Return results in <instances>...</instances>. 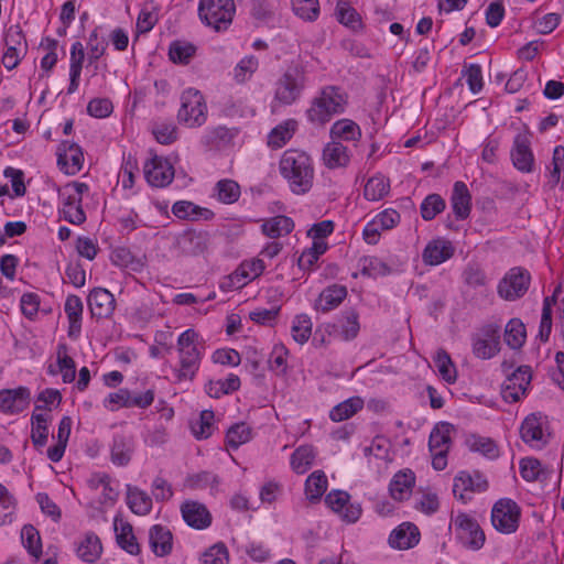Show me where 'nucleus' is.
<instances>
[{"label": "nucleus", "instance_id": "obj_22", "mask_svg": "<svg viewBox=\"0 0 564 564\" xmlns=\"http://www.w3.org/2000/svg\"><path fill=\"white\" fill-rule=\"evenodd\" d=\"M238 134L239 130L237 128L225 126L208 128L202 137V144L209 150H224L232 145Z\"/></svg>", "mask_w": 564, "mask_h": 564}, {"label": "nucleus", "instance_id": "obj_32", "mask_svg": "<svg viewBox=\"0 0 564 564\" xmlns=\"http://www.w3.org/2000/svg\"><path fill=\"white\" fill-rule=\"evenodd\" d=\"M264 269L265 264L261 259L243 261L230 275V280L236 288H240L260 276Z\"/></svg>", "mask_w": 564, "mask_h": 564}, {"label": "nucleus", "instance_id": "obj_19", "mask_svg": "<svg viewBox=\"0 0 564 564\" xmlns=\"http://www.w3.org/2000/svg\"><path fill=\"white\" fill-rule=\"evenodd\" d=\"M84 153L74 142L63 141L57 149V165L68 175H75L83 169Z\"/></svg>", "mask_w": 564, "mask_h": 564}, {"label": "nucleus", "instance_id": "obj_17", "mask_svg": "<svg viewBox=\"0 0 564 564\" xmlns=\"http://www.w3.org/2000/svg\"><path fill=\"white\" fill-rule=\"evenodd\" d=\"M144 177L153 187H165L174 178V167L171 162L162 156L154 155L143 166Z\"/></svg>", "mask_w": 564, "mask_h": 564}, {"label": "nucleus", "instance_id": "obj_20", "mask_svg": "<svg viewBox=\"0 0 564 564\" xmlns=\"http://www.w3.org/2000/svg\"><path fill=\"white\" fill-rule=\"evenodd\" d=\"M181 513L185 523L196 530L210 527L213 517L207 507L195 500H185L181 505Z\"/></svg>", "mask_w": 564, "mask_h": 564}, {"label": "nucleus", "instance_id": "obj_58", "mask_svg": "<svg viewBox=\"0 0 564 564\" xmlns=\"http://www.w3.org/2000/svg\"><path fill=\"white\" fill-rule=\"evenodd\" d=\"M445 207L446 203L441 195L430 194L423 199L420 206L421 216L424 220L430 221L438 214L443 213Z\"/></svg>", "mask_w": 564, "mask_h": 564}, {"label": "nucleus", "instance_id": "obj_54", "mask_svg": "<svg viewBox=\"0 0 564 564\" xmlns=\"http://www.w3.org/2000/svg\"><path fill=\"white\" fill-rule=\"evenodd\" d=\"M337 20L350 28L351 30H359L362 28L361 17L355 8L347 1H338L336 6Z\"/></svg>", "mask_w": 564, "mask_h": 564}, {"label": "nucleus", "instance_id": "obj_1", "mask_svg": "<svg viewBox=\"0 0 564 564\" xmlns=\"http://www.w3.org/2000/svg\"><path fill=\"white\" fill-rule=\"evenodd\" d=\"M279 169L294 194L302 195L312 188L314 167L313 161L306 152L296 149L284 151Z\"/></svg>", "mask_w": 564, "mask_h": 564}, {"label": "nucleus", "instance_id": "obj_60", "mask_svg": "<svg viewBox=\"0 0 564 564\" xmlns=\"http://www.w3.org/2000/svg\"><path fill=\"white\" fill-rule=\"evenodd\" d=\"M57 366L62 373L63 381L70 383L76 377L75 361L70 356L67 355L66 345H58L57 348Z\"/></svg>", "mask_w": 564, "mask_h": 564}, {"label": "nucleus", "instance_id": "obj_49", "mask_svg": "<svg viewBox=\"0 0 564 564\" xmlns=\"http://www.w3.org/2000/svg\"><path fill=\"white\" fill-rule=\"evenodd\" d=\"M527 337L525 326L519 318H512L505 328V341L511 349L523 346Z\"/></svg>", "mask_w": 564, "mask_h": 564}, {"label": "nucleus", "instance_id": "obj_50", "mask_svg": "<svg viewBox=\"0 0 564 564\" xmlns=\"http://www.w3.org/2000/svg\"><path fill=\"white\" fill-rule=\"evenodd\" d=\"M471 452L479 453L489 459L499 456V448L494 440L480 435H471L466 441Z\"/></svg>", "mask_w": 564, "mask_h": 564}, {"label": "nucleus", "instance_id": "obj_63", "mask_svg": "<svg viewBox=\"0 0 564 564\" xmlns=\"http://www.w3.org/2000/svg\"><path fill=\"white\" fill-rule=\"evenodd\" d=\"M292 9L299 18L305 21H314L319 14L318 0H292Z\"/></svg>", "mask_w": 564, "mask_h": 564}, {"label": "nucleus", "instance_id": "obj_37", "mask_svg": "<svg viewBox=\"0 0 564 564\" xmlns=\"http://www.w3.org/2000/svg\"><path fill=\"white\" fill-rule=\"evenodd\" d=\"M76 554L86 563H94L99 560L102 554V544L99 536L94 532H87L78 542Z\"/></svg>", "mask_w": 564, "mask_h": 564}, {"label": "nucleus", "instance_id": "obj_4", "mask_svg": "<svg viewBox=\"0 0 564 564\" xmlns=\"http://www.w3.org/2000/svg\"><path fill=\"white\" fill-rule=\"evenodd\" d=\"M306 85V67L292 63L275 83L274 99L280 105L291 106L301 98Z\"/></svg>", "mask_w": 564, "mask_h": 564}, {"label": "nucleus", "instance_id": "obj_27", "mask_svg": "<svg viewBox=\"0 0 564 564\" xmlns=\"http://www.w3.org/2000/svg\"><path fill=\"white\" fill-rule=\"evenodd\" d=\"M173 215L182 220L209 221L214 219L215 213L206 207H200L189 200H177L172 206Z\"/></svg>", "mask_w": 564, "mask_h": 564}, {"label": "nucleus", "instance_id": "obj_31", "mask_svg": "<svg viewBox=\"0 0 564 564\" xmlns=\"http://www.w3.org/2000/svg\"><path fill=\"white\" fill-rule=\"evenodd\" d=\"M451 204L457 219L463 220L469 216L471 209V196L464 182L457 181L454 183Z\"/></svg>", "mask_w": 564, "mask_h": 564}, {"label": "nucleus", "instance_id": "obj_55", "mask_svg": "<svg viewBox=\"0 0 564 564\" xmlns=\"http://www.w3.org/2000/svg\"><path fill=\"white\" fill-rule=\"evenodd\" d=\"M251 438L252 430L245 422L234 424L229 427L226 434L227 445L232 449H237L242 444L248 443Z\"/></svg>", "mask_w": 564, "mask_h": 564}, {"label": "nucleus", "instance_id": "obj_16", "mask_svg": "<svg viewBox=\"0 0 564 564\" xmlns=\"http://www.w3.org/2000/svg\"><path fill=\"white\" fill-rule=\"evenodd\" d=\"M488 488L487 479L478 471L473 475L467 471H460L453 482V494L455 498L463 502H468L475 492H484Z\"/></svg>", "mask_w": 564, "mask_h": 564}, {"label": "nucleus", "instance_id": "obj_25", "mask_svg": "<svg viewBox=\"0 0 564 564\" xmlns=\"http://www.w3.org/2000/svg\"><path fill=\"white\" fill-rule=\"evenodd\" d=\"M420 542V531L411 522H403L393 529L389 535L388 543L395 550H409Z\"/></svg>", "mask_w": 564, "mask_h": 564}, {"label": "nucleus", "instance_id": "obj_41", "mask_svg": "<svg viewBox=\"0 0 564 564\" xmlns=\"http://www.w3.org/2000/svg\"><path fill=\"white\" fill-rule=\"evenodd\" d=\"M127 505L137 516H147L152 510V498L138 487L127 486Z\"/></svg>", "mask_w": 564, "mask_h": 564}, {"label": "nucleus", "instance_id": "obj_15", "mask_svg": "<svg viewBox=\"0 0 564 564\" xmlns=\"http://www.w3.org/2000/svg\"><path fill=\"white\" fill-rule=\"evenodd\" d=\"M325 503L346 523L357 522L362 513L359 502L351 501L350 495L344 490H332L325 497Z\"/></svg>", "mask_w": 564, "mask_h": 564}, {"label": "nucleus", "instance_id": "obj_24", "mask_svg": "<svg viewBox=\"0 0 564 564\" xmlns=\"http://www.w3.org/2000/svg\"><path fill=\"white\" fill-rule=\"evenodd\" d=\"M87 302L91 315L97 318H107L115 311V296L107 289L95 288L90 291Z\"/></svg>", "mask_w": 564, "mask_h": 564}, {"label": "nucleus", "instance_id": "obj_47", "mask_svg": "<svg viewBox=\"0 0 564 564\" xmlns=\"http://www.w3.org/2000/svg\"><path fill=\"white\" fill-rule=\"evenodd\" d=\"M327 477L324 471H313L305 481V495L310 501H318L327 489Z\"/></svg>", "mask_w": 564, "mask_h": 564}, {"label": "nucleus", "instance_id": "obj_26", "mask_svg": "<svg viewBox=\"0 0 564 564\" xmlns=\"http://www.w3.org/2000/svg\"><path fill=\"white\" fill-rule=\"evenodd\" d=\"M351 152L339 141L330 140L322 152L323 164L330 170L346 167L350 163Z\"/></svg>", "mask_w": 564, "mask_h": 564}, {"label": "nucleus", "instance_id": "obj_13", "mask_svg": "<svg viewBox=\"0 0 564 564\" xmlns=\"http://www.w3.org/2000/svg\"><path fill=\"white\" fill-rule=\"evenodd\" d=\"M471 340L474 355L480 359H490L500 350V326L488 323L473 335Z\"/></svg>", "mask_w": 564, "mask_h": 564}, {"label": "nucleus", "instance_id": "obj_6", "mask_svg": "<svg viewBox=\"0 0 564 564\" xmlns=\"http://www.w3.org/2000/svg\"><path fill=\"white\" fill-rule=\"evenodd\" d=\"M177 119L187 127H200L207 120V105L203 94L195 88H187L181 95Z\"/></svg>", "mask_w": 564, "mask_h": 564}, {"label": "nucleus", "instance_id": "obj_38", "mask_svg": "<svg viewBox=\"0 0 564 564\" xmlns=\"http://www.w3.org/2000/svg\"><path fill=\"white\" fill-rule=\"evenodd\" d=\"M333 327L343 340H351L356 338L360 330L358 313L352 308L343 312L341 316Z\"/></svg>", "mask_w": 564, "mask_h": 564}, {"label": "nucleus", "instance_id": "obj_42", "mask_svg": "<svg viewBox=\"0 0 564 564\" xmlns=\"http://www.w3.org/2000/svg\"><path fill=\"white\" fill-rule=\"evenodd\" d=\"M297 121L295 119H286L274 127L268 135V144L273 149H280L292 139L296 129Z\"/></svg>", "mask_w": 564, "mask_h": 564}, {"label": "nucleus", "instance_id": "obj_51", "mask_svg": "<svg viewBox=\"0 0 564 564\" xmlns=\"http://www.w3.org/2000/svg\"><path fill=\"white\" fill-rule=\"evenodd\" d=\"M17 510V499L0 484V527L11 524Z\"/></svg>", "mask_w": 564, "mask_h": 564}, {"label": "nucleus", "instance_id": "obj_62", "mask_svg": "<svg viewBox=\"0 0 564 564\" xmlns=\"http://www.w3.org/2000/svg\"><path fill=\"white\" fill-rule=\"evenodd\" d=\"M100 26H96L89 34L87 41L88 62L96 63L106 53L108 43L104 37L99 36Z\"/></svg>", "mask_w": 564, "mask_h": 564}, {"label": "nucleus", "instance_id": "obj_35", "mask_svg": "<svg viewBox=\"0 0 564 564\" xmlns=\"http://www.w3.org/2000/svg\"><path fill=\"white\" fill-rule=\"evenodd\" d=\"M85 59V51L82 42L76 41L70 46L69 57V85L67 94H74L79 87L80 74Z\"/></svg>", "mask_w": 564, "mask_h": 564}, {"label": "nucleus", "instance_id": "obj_40", "mask_svg": "<svg viewBox=\"0 0 564 564\" xmlns=\"http://www.w3.org/2000/svg\"><path fill=\"white\" fill-rule=\"evenodd\" d=\"M42 406L36 405L31 416V440L33 445L40 449L45 446L48 436V423L51 417L47 413H37Z\"/></svg>", "mask_w": 564, "mask_h": 564}, {"label": "nucleus", "instance_id": "obj_46", "mask_svg": "<svg viewBox=\"0 0 564 564\" xmlns=\"http://www.w3.org/2000/svg\"><path fill=\"white\" fill-rule=\"evenodd\" d=\"M364 408V400L359 397L349 398L341 403L335 405L330 412L329 417L334 422L348 420Z\"/></svg>", "mask_w": 564, "mask_h": 564}, {"label": "nucleus", "instance_id": "obj_18", "mask_svg": "<svg viewBox=\"0 0 564 564\" xmlns=\"http://www.w3.org/2000/svg\"><path fill=\"white\" fill-rule=\"evenodd\" d=\"M531 382V370L528 366L519 367L511 376H509L502 388V397L509 402H518L525 395Z\"/></svg>", "mask_w": 564, "mask_h": 564}, {"label": "nucleus", "instance_id": "obj_56", "mask_svg": "<svg viewBox=\"0 0 564 564\" xmlns=\"http://www.w3.org/2000/svg\"><path fill=\"white\" fill-rule=\"evenodd\" d=\"M360 272L365 276L379 278L390 273V268L381 259L377 257H362L359 260Z\"/></svg>", "mask_w": 564, "mask_h": 564}, {"label": "nucleus", "instance_id": "obj_59", "mask_svg": "<svg viewBox=\"0 0 564 564\" xmlns=\"http://www.w3.org/2000/svg\"><path fill=\"white\" fill-rule=\"evenodd\" d=\"M434 364L437 368L440 376L448 383H454L457 378L456 368L449 357V355L444 350H437L434 357Z\"/></svg>", "mask_w": 564, "mask_h": 564}, {"label": "nucleus", "instance_id": "obj_48", "mask_svg": "<svg viewBox=\"0 0 564 564\" xmlns=\"http://www.w3.org/2000/svg\"><path fill=\"white\" fill-rule=\"evenodd\" d=\"M293 228V220L290 217L282 215L275 216L262 225L263 234L270 238H279L281 236H285L290 234Z\"/></svg>", "mask_w": 564, "mask_h": 564}, {"label": "nucleus", "instance_id": "obj_5", "mask_svg": "<svg viewBox=\"0 0 564 564\" xmlns=\"http://www.w3.org/2000/svg\"><path fill=\"white\" fill-rule=\"evenodd\" d=\"M235 12L234 0H200L198 4L200 20L217 32L228 29Z\"/></svg>", "mask_w": 564, "mask_h": 564}, {"label": "nucleus", "instance_id": "obj_29", "mask_svg": "<svg viewBox=\"0 0 564 564\" xmlns=\"http://www.w3.org/2000/svg\"><path fill=\"white\" fill-rule=\"evenodd\" d=\"M347 288L340 284H332L325 288L315 302L314 308L322 313L337 308L347 296Z\"/></svg>", "mask_w": 564, "mask_h": 564}, {"label": "nucleus", "instance_id": "obj_14", "mask_svg": "<svg viewBox=\"0 0 564 564\" xmlns=\"http://www.w3.org/2000/svg\"><path fill=\"white\" fill-rule=\"evenodd\" d=\"M547 419L541 413H531L520 425V437L533 448H542L547 443Z\"/></svg>", "mask_w": 564, "mask_h": 564}, {"label": "nucleus", "instance_id": "obj_33", "mask_svg": "<svg viewBox=\"0 0 564 564\" xmlns=\"http://www.w3.org/2000/svg\"><path fill=\"white\" fill-rule=\"evenodd\" d=\"M149 543L156 556H165L172 551V533L166 527L155 524L149 531Z\"/></svg>", "mask_w": 564, "mask_h": 564}, {"label": "nucleus", "instance_id": "obj_30", "mask_svg": "<svg viewBox=\"0 0 564 564\" xmlns=\"http://www.w3.org/2000/svg\"><path fill=\"white\" fill-rule=\"evenodd\" d=\"M209 243V234L206 231H186L178 239V246L186 256H200L205 253Z\"/></svg>", "mask_w": 564, "mask_h": 564}, {"label": "nucleus", "instance_id": "obj_10", "mask_svg": "<svg viewBox=\"0 0 564 564\" xmlns=\"http://www.w3.org/2000/svg\"><path fill=\"white\" fill-rule=\"evenodd\" d=\"M454 427L443 422L432 430L429 438V448L432 455V466L436 470H444L447 466V454L452 444L451 434Z\"/></svg>", "mask_w": 564, "mask_h": 564}, {"label": "nucleus", "instance_id": "obj_34", "mask_svg": "<svg viewBox=\"0 0 564 564\" xmlns=\"http://www.w3.org/2000/svg\"><path fill=\"white\" fill-rule=\"evenodd\" d=\"M134 451L133 441L124 434H116L110 447L111 462L117 466H127Z\"/></svg>", "mask_w": 564, "mask_h": 564}, {"label": "nucleus", "instance_id": "obj_9", "mask_svg": "<svg viewBox=\"0 0 564 564\" xmlns=\"http://www.w3.org/2000/svg\"><path fill=\"white\" fill-rule=\"evenodd\" d=\"M521 508L509 498L499 499L491 509V523L502 534L514 533L519 528Z\"/></svg>", "mask_w": 564, "mask_h": 564}, {"label": "nucleus", "instance_id": "obj_12", "mask_svg": "<svg viewBox=\"0 0 564 564\" xmlns=\"http://www.w3.org/2000/svg\"><path fill=\"white\" fill-rule=\"evenodd\" d=\"M531 275L521 267L511 268L500 280L497 291L501 299L516 301L525 294L529 289Z\"/></svg>", "mask_w": 564, "mask_h": 564}, {"label": "nucleus", "instance_id": "obj_53", "mask_svg": "<svg viewBox=\"0 0 564 564\" xmlns=\"http://www.w3.org/2000/svg\"><path fill=\"white\" fill-rule=\"evenodd\" d=\"M313 323L307 314H299L292 321L291 335L300 345H304L312 335Z\"/></svg>", "mask_w": 564, "mask_h": 564}, {"label": "nucleus", "instance_id": "obj_57", "mask_svg": "<svg viewBox=\"0 0 564 564\" xmlns=\"http://www.w3.org/2000/svg\"><path fill=\"white\" fill-rule=\"evenodd\" d=\"M21 540L29 554L39 558L42 553V542L39 531L32 524L23 525Z\"/></svg>", "mask_w": 564, "mask_h": 564}, {"label": "nucleus", "instance_id": "obj_3", "mask_svg": "<svg viewBox=\"0 0 564 564\" xmlns=\"http://www.w3.org/2000/svg\"><path fill=\"white\" fill-rule=\"evenodd\" d=\"M193 328L184 330L177 338L178 367L174 370L177 381L193 380L199 369L203 346Z\"/></svg>", "mask_w": 564, "mask_h": 564}, {"label": "nucleus", "instance_id": "obj_45", "mask_svg": "<svg viewBox=\"0 0 564 564\" xmlns=\"http://www.w3.org/2000/svg\"><path fill=\"white\" fill-rule=\"evenodd\" d=\"M390 191V181L381 174L370 177L365 187L364 196L367 200L377 202L388 195Z\"/></svg>", "mask_w": 564, "mask_h": 564}, {"label": "nucleus", "instance_id": "obj_64", "mask_svg": "<svg viewBox=\"0 0 564 564\" xmlns=\"http://www.w3.org/2000/svg\"><path fill=\"white\" fill-rule=\"evenodd\" d=\"M228 550L223 543H218L208 549L200 558L199 564H228Z\"/></svg>", "mask_w": 564, "mask_h": 564}, {"label": "nucleus", "instance_id": "obj_36", "mask_svg": "<svg viewBox=\"0 0 564 564\" xmlns=\"http://www.w3.org/2000/svg\"><path fill=\"white\" fill-rule=\"evenodd\" d=\"M415 484L414 473L410 469L398 471L390 481L389 490L394 500L403 501L411 495Z\"/></svg>", "mask_w": 564, "mask_h": 564}, {"label": "nucleus", "instance_id": "obj_7", "mask_svg": "<svg viewBox=\"0 0 564 564\" xmlns=\"http://www.w3.org/2000/svg\"><path fill=\"white\" fill-rule=\"evenodd\" d=\"M88 192L89 186L82 182L68 183L59 191V197L62 199L61 212L64 218L70 224L82 225L86 220L82 202L84 195Z\"/></svg>", "mask_w": 564, "mask_h": 564}, {"label": "nucleus", "instance_id": "obj_44", "mask_svg": "<svg viewBox=\"0 0 564 564\" xmlns=\"http://www.w3.org/2000/svg\"><path fill=\"white\" fill-rule=\"evenodd\" d=\"M316 452L311 445H302L297 447L291 455V467L296 474H305L314 463Z\"/></svg>", "mask_w": 564, "mask_h": 564}, {"label": "nucleus", "instance_id": "obj_39", "mask_svg": "<svg viewBox=\"0 0 564 564\" xmlns=\"http://www.w3.org/2000/svg\"><path fill=\"white\" fill-rule=\"evenodd\" d=\"M330 140L334 141H358L361 138L360 127L351 119H339L329 129Z\"/></svg>", "mask_w": 564, "mask_h": 564}, {"label": "nucleus", "instance_id": "obj_43", "mask_svg": "<svg viewBox=\"0 0 564 564\" xmlns=\"http://www.w3.org/2000/svg\"><path fill=\"white\" fill-rule=\"evenodd\" d=\"M240 195V185L230 178L219 180L213 188V197L226 205L236 203Z\"/></svg>", "mask_w": 564, "mask_h": 564}, {"label": "nucleus", "instance_id": "obj_23", "mask_svg": "<svg viewBox=\"0 0 564 564\" xmlns=\"http://www.w3.org/2000/svg\"><path fill=\"white\" fill-rule=\"evenodd\" d=\"M31 393L25 387L4 389L0 391V411L3 413H20L28 408Z\"/></svg>", "mask_w": 564, "mask_h": 564}, {"label": "nucleus", "instance_id": "obj_2", "mask_svg": "<svg viewBox=\"0 0 564 564\" xmlns=\"http://www.w3.org/2000/svg\"><path fill=\"white\" fill-rule=\"evenodd\" d=\"M347 105V97L336 86H326L321 89L306 109L305 115L310 123L323 127L334 116L341 115Z\"/></svg>", "mask_w": 564, "mask_h": 564}, {"label": "nucleus", "instance_id": "obj_8", "mask_svg": "<svg viewBox=\"0 0 564 564\" xmlns=\"http://www.w3.org/2000/svg\"><path fill=\"white\" fill-rule=\"evenodd\" d=\"M455 535L459 543L471 551L480 550L486 541V535L476 518L468 513L459 512L454 519Z\"/></svg>", "mask_w": 564, "mask_h": 564}, {"label": "nucleus", "instance_id": "obj_52", "mask_svg": "<svg viewBox=\"0 0 564 564\" xmlns=\"http://www.w3.org/2000/svg\"><path fill=\"white\" fill-rule=\"evenodd\" d=\"M259 68V59L254 55H246L234 68V79L237 84H245L251 79Z\"/></svg>", "mask_w": 564, "mask_h": 564}, {"label": "nucleus", "instance_id": "obj_11", "mask_svg": "<svg viewBox=\"0 0 564 564\" xmlns=\"http://www.w3.org/2000/svg\"><path fill=\"white\" fill-rule=\"evenodd\" d=\"M3 41L6 51L2 55V64L8 70H12L28 53V42L20 24L10 25L4 31Z\"/></svg>", "mask_w": 564, "mask_h": 564}, {"label": "nucleus", "instance_id": "obj_61", "mask_svg": "<svg viewBox=\"0 0 564 564\" xmlns=\"http://www.w3.org/2000/svg\"><path fill=\"white\" fill-rule=\"evenodd\" d=\"M117 542L124 551L129 554L137 555L140 552V545L137 538L133 534L132 525L129 523H122L120 529L116 527Z\"/></svg>", "mask_w": 564, "mask_h": 564}, {"label": "nucleus", "instance_id": "obj_28", "mask_svg": "<svg viewBox=\"0 0 564 564\" xmlns=\"http://www.w3.org/2000/svg\"><path fill=\"white\" fill-rule=\"evenodd\" d=\"M454 254V247L451 241L445 239H434L430 241L423 250L422 259L425 264L438 265L451 259Z\"/></svg>", "mask_w": 564, "mask_h": 564}, {"label": "nucleus", "instance_id": "obj_21", "mask_svg": "<svg viewBox=\"0 0 564 564\" xmlns=\"http://www.w3.org/2000/svg\"><path fill=\"white\" fill-rule=\"evenodd\" d=\"M510 155L513 166L518 171L522 173L532 172L534 165V155L530 148V139L527 134L519 133L516 135Z\"/></svg>", "mask_w": 564, "mask_h": 564}]
</instances>
